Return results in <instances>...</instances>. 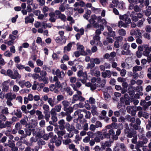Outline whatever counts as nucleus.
<instances>
[{"label": "nucleus", "mask_w": 151, "mask_h": 151, "mask_svg": "<svg viewBox=\"0 0 151 151\" xmlns=\"http://www.w3.org/2000/svg\"><path fill=\"white\" fill-rule=\"evenodd\" d=\"M88 84L89 85V86H90L91 89L92 90H95L97 87L96 83L94 84H92L91 83H89Z\"/></svg>", "instance_id": "nucleus-60"}, {"label": "nucleus", "mask_w": 151, "mask_h": 151, "mask_svg": "<svg viewBox=\"0 0 151 151\" xmlns=\"http://www.w3.org/2000/svg\"><path fill=\"white\" fill-rule=\"evenodd\" d=\"M62 104L63 106L64 110H66L67 107L69 106V102L67 100H63L62 102Z\"/></svg>", "instance_id": "nucleus-19"}, {"label": "nucleus", "mask_w": 151, "mask_h": 151, "mask_svg": "<svg viewBox=\"0 0 151 151\" xmlns=\"http://www.w3.org/2000/svg\"><path fill=\"white\" fill-rule=\"evenodd\" d=\"M25 134L24 135H22V138H25L27 136H30L31 134L32 129L28 128L25 130Z\"/></svg>", "instance_id": "nucleus-22"}, {"label": "nucleus", "mask_w": 151, "mask_h": 151, "mask_svg": "<svg viewBox=\"0 0 151 151\" xmlns=\"http://www.w3.org/2000/svg\"><path fill=\"white\" fill-rule=\"evenodd\" d=\"M130 45L127 43H125L123 45L122 48L123 50L121 51V53L123 55H128L130 53L129 50Z\"/></svg>", "instance_id": "nucleus-3"}, {"label": "nucleus", "mask_w": 151, "mask_h": 151, "mask_svg": "<svg viewBox=\"0 0 151 151\" xmlns=\"http://www.w3.org/2000/svg\"><path fill=\"white\" fill-rule=\"evenodd\" d=\"M57 12H55L56 17H58L57 18L60 19L63 22H65L67 19L66 16L64 14L60 13L59 11H57Z\"/></svg>", "instance_id": "nucleus-6"}, {"label": "nucleus", "mask_w": 151, "mask_h": 151, "mask_svg": "<svg viewBox=\"0 0 151 151\" xmlns=\"http://www.w3.org/2000/svg\"><path fill=\"white\" fill-rule=\"evenodd\" d=\"M134 10L136 12H140L142 9L140 8L138 6L136 5L134 6Z\"/></svg>", "instance_id": "nucleus-62"}, {"label": "nucleus", "mask_w": 151, "mask_h": 151, "mask_svg": "<svg viewBox=\"0 0 151 151\" xmlns=\"http://www.w3.org/2000/svg\"><path fill=\"white\" fill-rule=\"evenodd\" d=\"M136 42L138 44H141L143 42L142 40V37H136Z\"/></svg>", "instance_id": "nucleus-46"}, {"label": "nucleus", "mask_w": 151, "mask_h": 151, "mask_svg": "<svg viewBox=\"0 0 151 151\" xmlns=\"http://www.w3.org/2000/svg\"><path fill=\"white\" fill-rule=\"evenodd\" d=\"M74 127L73 125H70V124L68 122L66 123L65 124V128L68 132L73 131Z\"/></svg>", "instance_id": "nucleus-15"}, {"label": "nucleus", "mask_w": 151, "mask_h": 151, "mask_svg": "<svg viewBox=\"0 0 151 151\" xmlns=\"http://www.w3.org/2000/svg\"><path fill=\"white\" fill-rule=\"evenodd\" d=\"M72 46V44L71 43H68L67 45L65 46L64 48V52L67 51H69L71 50V47Z\"/></svg>", "instance_id": "nucleus-39"}, {"label": "nucleus", "mask_w": 151, "mask_h": 151, "mask_svg": "<svg viewBox=\"0 0 151 151\" xmlns=\"http://www.w3.org/2000/svg\"><path fill=\"white\" fill-rule=\"evenodd\" d=\"M143 36L145 38L147 39L150 40V35L147 32H145L144 33Z\"/></svg>", "instance_id": "nucleus-63"}, {"label": "nucleus", "mask_w": 151, "mask_h": 151, "mask_svg": "<svg viewBox=\"0 0 151 151\" xmlns=\"http://www.w3.org/2000/svg\"><path fill=\"white\" fill-rule=\"evenodd\" d=\"M91 13V10H87L85 13L83 15V17L86 19L88 20Z\"/></svg>", "instance_id": "nucleus-26"}, {"label": "nucleus", "mask_w": 151, "mask_h": 151, "mask_svg": "<svg viewBox=\"0 0 151 151\" xmlns=\"http://www.w3.org/2000/svg\"><path fill=\"white\" fill-rule=\"evenodd\" d=\"M134 90L137 92H139L142 90V87L141 86H138L136 87H134Z\"/></svg>", "instance_id": "nucleus-51"}, {"label": "nucleus", "mask_w": 151, "mask_h": 151, "mask_svg": "<svg viewBox=\"0 0 151 151\" xmlns=\"http://www.w3.org/2000/svg\"><path fill=\"white\" fill-rule=\"evenodd\" d=\"M58 124H59V127L61 130H63L65 128V121L63 119H62L58 122Z\"/></svg>", "instance_id": "nucleus-12"}, {"label": "nucleus", "mask_w": 151, "mask_h": 151, "mask_svg": "<svg viewBox=\"0 0 151 151\" xmlns=\"http://www.w3.org/2000/svg\"><path fill=\"white\" fill-rule=\"evenodd\" d=\"M91 62L93 61L94 64L97 65L99 64L101 62L100 59L97 58H91Z\"/></svg>", "instance_id": "nucleus-42"}, {"label": "nucleus", "mask_w": 151, "mask_h": 151, "mask_svg": "<svg viewBox=\"0 0 151 151\" xmlns=\"http://www.w3.org/2000/svg\"><path fill=\"white\" fill-rule=\"evenodd\" d=\"M49 16L50 17V18L49 19V20L51 22H55L56 19L55 17L56 15L55 12H51L49 14Z\"/></svg>", "instance_id": "nucleus-11"}, {"label": "nucleus", "mask_w": 151, "mask_h": 151, "mask_svg": "<svg viewBox=\"0 0 151 151\" xmlns=\"http://www.w3.org/2000/svg\"><path fill=\"white\" fill-rule=\"evenodd\" d=\"M34 78L35 79H38L40 81H42L45 84H46L48 83V79L45 76H33Z\"/></svg>", "instance_id": "nucleus-10"}, {"label": "nucleus", "mask_w": 151, "mask_h": 151, "mask_svg": "<svg viewBox=\"0 0 151 151\" xmlns=\"http://www.w3.org/2000/svg\"><path fill=\"white\" fill-rule=\"evenodd\" d=\"M27 3L28 6H32L33 9H36L37 8V4L34 3L33 0H27Z\"/></svg>", "instance_id": "nucleus-20"}, {"label": "nucleus", "mask_w": 151, "mask_h": 151, "mask_svg": "<svg viewBox=\"0 0 151 151\" xmlns=\"http://www.w3.org/2000/svg\"><path fill=\"white\" fill-rule=\"evenodd\" d=\"M65 130H61L58 131L57 132V134L59 137H61L65 134Z\"/></svg>", "instance_id": "nucleus-48"}, {"label": "nucleus", "mask_w": 151, "mask_h": 151, "mask_svg": "<svg viewBox=\"0 0 151 151\" xmlns=\"http://www.w3.org/2000/svg\"><path fill=\"white\" fill-rule=\"evenodd\" d=\"M78 100V95L77 94L74 95L73 96L71 103L73 104L75 103Z\"/></svg>", "instance_id": "nucleus-35"}, {"label": "nucleus", "mask_w": 151, "mask_h": 151, "mask_svg": "<svg viewBox=\"0 0 151 151\" xmlns=\"http://www.w3.org/2000/svg\"><path fill=\"white\" fill-rule=\"evenodd\" d=\"M77 50L80 52L81 55H87V53L84 51V48L82 45L77 44Z\"/></svg>", "instance_id": "nucleus-9"}, {"label": "nucleus", "mask_w": 151, "mask_h": 151, "mask_svg": "<svg viewBox=\"0 0 151 151\" xmlns=\"http://www.w3.org/2000/svg\"><path fill=\"white\" fill-rule=\"evenodd\" d=\"M91 81L92 83L96 82V84L97 87H104L106 83V81L105 80L101 81V78L98 76L93 77L91 78Z\"/></svg>", "instance_id": "nucleus-2"}, {"label": "nucleus", "mask_w": 151, "mask_h": 151, "mask_svg": "<svg viewBox=\"0 0 151 151\" xmlns=\"http://www.w3.org/2000/svg\"><path fill=\"white\" fill-rule=\"evenodd\" d=\"M36 114L38 116L37 119L38 120H41L44 118V116L42 114V112L41 111L37 110L36 111Z\"/></svg>", "instance_id": "nucleus-17"}, {"label": "nucleus", "mask_w": 151, "mask_h": 151, "mask_svg": "<svg viewBox=\"0 0 151 151\" xmlns=\"http://www.w3.org/2000/svg\"><path fill=\"white\" fill-rule=\"evenodd\" d=\"M101 20V16L97 17L95 15H92L91 16L89 22L90 24H93V27L97 28L99 27V20Z\"/></svg>", "instance_id": "nucleus-1"}, {"label": "nucleus", "mask_w": 151, "mask_h": 151, "mask_svg": "<svg viewBox=\"0 0 151 151\" xmlns=\"http://www.w3.org/2000/svg\"><path fill=\"white\" fill-rule=\"evenodd\" d=\"M42 109L43 110V113L49 112L50 107L47 104H44L42 106Z\"/></svg>", "instance_id": "nucleus-29"}, {"label": "nucleus", "mask_w": 151, "mask_h": 151, "mask_svg": "<svg viewBox=\"0 0 151 151\" xmlns=\"http://www.w3.org/2000/svg\"><path fill=\"white\" fill-rule=\"evenodd\" d=\"M140 105L142 106L144 110H146L149 106L151 105V101H149L147 102L144 100H141Z\"/></svg>", "instance_id": "nucleus-5"}, {"label": "nucleus", "mask_w": 151, "mask_h": 151, "mask_svg": "<svg viewBox=\"0 0 151 151\" xmlns=\"http://www.w3.org/2000/svg\"><path fill=\"white\" fill-rule=\"evenodd\" d=\"M52 73L53 75L56 76H62L64 75V73L63 71H60V70L57 69L55 71V70H52Z\"/></svg>", "instance_id": "nucleus-16"}, {"label": "nucleus", "mask_w": 151, "mask_h": 151, "mask_svg": "<svg viewBox=\"0 0 151 151\" xmlns=\"http://www.w3.org/2000/svg\"><path fill=\"white\" fill-rule=\"evenodd\" d=\"M144 50L143 51V54L145 56H147L151 52L150 47L147 45H143Z\"/></svg>", "instance_id": "nucleus-7"}, {"label": "nucleus", "mask_w": 151, "mask_h": 151, "mask_svg": "<svg viewBox=\"0 0 151 151\" xmlns=\"http://www.w3.org/2000/svg\"><path fill=\"white\" fill-rule=\"evenodd\" d=\"M142 69V67L140 66H136L133 68V71L134 73L137 71H140Z\"/></svg>", "instance_id": "nucleus-47"}, {"label": "nucleus", "mask_w": 151, "mask_h": 151, "mask_svg": "<svg viewBox=\"0 0 151 151\" xmlns=\"http://www.w3.org/2000/svg\"><path fill=\"white\" fill-rule=\"evenodd\" d=\"M100 29H96L95 32V34L96 35H99L101 33V31H103L104 28V26L101 24L99 25Z\"/></svg>", "instance_id": "nucleus-23"}, {"label": "nucleus", "mask_w": 151, "mask_h": 151, "mask_svg": "<svg viewBox=\"0 0 151 151\" xmlns=\"http://www.w3.org/2000/svg\"><path fill=\"white\" fill-rule=\"evenodd\" d=\"M117 26L119 28H121L122 27H123L124 28H127L128 27L125 23L124 22L122 21L121 20L119 21L118 23Z\"/></svg>", "instance_id": "nucleus-27"}, {"label": "nucleus", "mask_w": 151, "mask_h": 151, "mask_svg": "<svg viewBox=\"0 0 151 151\" xmlns=\"http://www.w3.org/2000/svg\"><path fill=\"white\" fill-rule=\"evenodd\" d=\"M55 99H52L51 98H49V99L47 100V102L50 106L53 107L56 104L55 103Z\"/></svg>", "instance_id": "nucleus-24"}, {"label": "nucleus", "mask_w": 151, "mask_h": 151, "mask_svg": "<svg viewBox=\"0 0 151 151\" xmlns=\"http://www.w3.org/2000/svg\"><path fill=\"white\" fill-rule=\"evenodd\" d=\"M7 83L6 82H4L3 84L2 90L4 91H6L9 88V86L6 84Z\"/></svg>", "instance_id": "nucleus-49"}, {"label": "nucleus", "mask_w": 151, "mask_h": 151, "mask_svg": "<svg viewBox=\"0 0 151 151\" xmlns=\"http://www.w3.org/2000/svg\"><path fill=\"white\" fill-rule=\"evenodd\" d=\"M83 129L85 131H88V124L87 123L85 122L84 123L83 126Z\"/></svg>", "instance_id": "nucleus-59"}, {"label": "nucleus", "mask_w": 151, "mask_h": 151, "mask_svg": "<svg viewBox=\"0 0 151 151\" xmlns=\"http://www.w3.org/2000/svg\"><path fill=\"white\" fill-rule=\"evenodd\" d=\"M15 128L17 129H21L22 128V126L19 122L17 123L15 125Z\"/></svg>", "instance_id": "nucleus-58"}, {"label": "nucleus", "mask_w": 151, "mask_h": 151, "mask_svg": "<svg viewBox=\"0 0 151 151\" xmlns=\"http://www.w3.org/2000/svg\"><path fill=\"white\" fill-rule=\"evenodd\" d=\"M85 5V3L83 1H80L79 2H76L73 4V6L75 7H78L79 6L81 7H83Z\"/></svg>", "instance_id": "nucleus-14"}, {"label": "nucleus", "mask_w": 151, "mask_h": 151, "mask_svg": "<svg viewBox=\"0 0 151 151\" xmlns=\"http://www.w3.org/2000/svg\"><path fill=\"white\" fill-rule=\"evenodd\" d=\"M71 142L72 140L69 138H68L67 139L63 140V144L65 145H69Z\"/></svg>", "instance_id": "nucleus-45"}, {"label": "nucleus", "mask_w": 151, "mask_h": 151, "mask_svg": "<svg viewBox=\"0 0 151 151\" xmlns=\"http://www.w3.org/2000/svg\"><path fill=\"white\" fill-rule=\"evenodd\" d=\"M33 14L32 13L29 14V15L27 16L25 18V22L26 24L29 23H32L34 21V19L33 17Z\"/></svg>", "instance_id": "nucleus-8"}, {"label": "nucleus", "mask_w": 151, "mask_h": 151, "mask_svg": "<svg viewBox=\"0 0 151 151\" xmlns=\"http://www.w3.org/2000/svg\"><path fill=\"white\" fill-rule=\"evenodd\" d=\"M127 134V136L129 138H132L133 137L134 135L136 134V133H135V132H134L133 131L129 132V133H128Z\"/></svg>", "instance_id": "nucleus-52"}, {"label": "nucleus", "mask_w": 151, "mask_h": 151, "mask_svg": "<svg viewBox=\"0 0 151 151\" xmlns=\"http://www.w3.org/2000/svg\"><path fill=\"white\" fill-rule=\"evenodd\" d=\"M137 135L136 134L135 135H134L133 136V138L131 140L132 143L134 144H136L137 142Z\"/></svg>", "instance_id": "nucleus-53"}, {"label": "nucleus", "mask_w": 151, "mask_h": 151, "mask_svg": "<svg viewBox=\"0 0 151 151\" xmlns=\"http://www.w3.org/2000/svg\"><path fill=\"white\" fill-rule=\"evenodd\" d=\"M96 128V127L95 125L92 124L90 125L89 127V130L92 131H94Z\"/></svg>", "instance_id": "nucleus-57"}, {"label": "nucleus", "mask_w": 151, "mask_h": 151, "mask_svg": "<svg viewBox=\"0 0 151 151\" xmlns=\"http://www.w3.org/2000/svg\"><path fill=\"white\" fill-rule=\"evenodd\" d=\"M112 74L113 76H116L117 73L115 72L112 73L110 70H106L104 73H102V76H111Z\"/></svg>", "instance_id": "nucleus-18"}, {"label": "nucleus", "mask_w": 151, "mask_h": 151, "mask_svg": "<svg viewBox=\"0 0 151 151\" xmlns=\"http://www.w3.org/2000/svg\"><path fill=\"white\" fill-rule=\"evenodd\" d=\"M21 109L23 112L26 114L28 113L29 112V111L27 110L26 106L25 105L22 106L21 107Z\"/></svg>", "instance_id": "nucleus-55"}, {"label": "nucleus", "mask_w": 151, "mask_h": 151, "mask_svg": "<svg viewBox=\"0 0 151 151\" xmlns=\"http://www.w3.org/2000/svg\"><path fill=\"white\" fill-rule=\"evenodd\" d=\"M124 133L125 134H127L130 131V129L127 124L125 123L124 126Z\"/></svg>", "instance_id": "nucleus-43"}, {"label": "nucleus", "mask_w": 151, "mask_h": 151, "mask_svg": "<svg viewBox=\"0 0 151 151\" xmlns=\"http://www.w3.org/2000/svg\"><path fill=\"white\" fill-rule=\"evenodd\" d=\"M94 134L96 136L101 138V139H104L102 132L100 131H96L95 133H94Z\"/></svg>", "instance_id": "nucleus-31"}, {"label": "nucleus", "mask_w": 151, "mask_h": 151, "mask_svg": "<svg viewBox=\"0 0 151 151\" xmlns=\"http://www.w3.org/2000/svg\"><path fill=\"white\" fill-rule=\"evenodd\" d=\"M44 118L47 122H48L50 117V115L49 112L44 113Z\"/></svg>", "instance_id": "nucleus-44"}, {"label": "nucleus", "mask_w": 151, "mask_h": 151, "mask_svg": "<svg viewBox=\"0 0 151 151\" xmlns=\"http://www.w3.org/2000/svg\"><path fill=\"white\" fill-rule=\"evenodd\" d=\"M90 63H88L87 64V69H92L93 67H94L95 66V64L93 62H91V59L90 61Z\"/></svg>", "instance_id": "nucleus-36"}, {"label": "nucleus", "mask_w": 151, "mask_h": 151, "mask_svg": "<svg viewBox=\"0 0 151 151\" xmlns=\"http://www.w3.org/2000/svg\"><path fill=\"white\" fill-rule=\"evenodd\" d=\"M118 33L119 35L122 36H124L126 34V31L124 29H119Z\"/></svg>", "instance_id": "nucleus-33"}, {"label": "nucleus", "mask_w": 151, "mask_h": 151, "mask_svg": "<svg viewBox=\"0 0 151 151\" xmlns=\"http://www.w3.org/2000/svg\"><path fill=\"white\" fill-rule=\"evenodd\" d=\"M66 40L65 39H63L62 38V37L60 38L58 37L55 39V41L56 42L62 44L63 43H65L66 42Z\"/></svg>", "instance_id": "nucleus-28"}, {"label": "nucleus", "mask_w": 151, "mask_h": 151, "mask_svg": "<svg viewBox=\"0 0 151 151\" xmlns=\"http://www.w3.org/2000/svg\"><path fill=\"white\" fill-rule=\"evenodd\" d=\"M63 4H61L60 6L59 7V10H56L55 11V12H57V11H59L60 13H61V12H63L65 11V7Z\"/></svg>", "instance_id": "nucleus-32"}, {"label": "nucleus", "mask_w": 151, "mask_h": 151, "mask_svg": "<svg viewBox=\"0 0 151 151\" xmlns=\"http://www.w3.org/2000/svg\"><path fill=\"white\" fill-rule=\"evenodd\" d=\"M63 59H61V62L62 63H64V60L68 61L69 60V57L66 55H64L63 56Z\"/></svg>", "instance_id": "nucleus-56"}, {"label": "nucleus", "mask_w": 151, "mask_h": 151, "mask_svg": "<svg viewBox=\"0 0 151 151\" xmlns=\"http://www.w3.org/2000/svg\"><path fill=\"white\" fill-rule=\"evenodd\" d=\"M145 21V19L144 18L142 19L141 20L138 21L137 23V26L139 27H140L143 26V23Z\"/></svg>", "instance_id": "nucleus-40"}, {"label": "nucleus", "mask_w": 151, "mask_h": 151, "mask_svg": "<svg viewBox=\"0 0 151 151\" xmlns=\"http://www.w3.org/2000/svg\"><path fill=\"white\" fill-rule=\"evenodd\" d=\"M95 125L96 128H101L102 127V124L99 121H97L96 122Z\"/></svg>", "instance_id": "nucleus-54"}, {"label": "nucleus", "mask_w": 151, "mask_h": 151, "mask_svg": "<svg viewBox=\"0 0 151 151\" xmlns=\"http://www.w3.org/2000/svg\"><path fill=\"white\" fill-rule=\"evenodd\" d=\"M66 112L67 114H70L73 111V109L71 106H69L67 108L66 110H64Z\"/></svg>", "instance_id": "nucleus-34"}, {"label": "nucleus", "mask_w": 151, "mask_h": 151, "mask_svg": "<svg viewBox=\"0 0 151 151\" xmlns=\"http://www.w3.org/2000/svg\"><path fill=\"white\" fill-rule=\"evenodd\" d=\"M120 19L125 22V23L128 26L129 24L131 23V20L129 16L127 14H124L120 17Z\"/></svg>", "instance_id": "nucleus-4"}, {"label": "nucleus", "mask_w": 151, "mask_h": 151, "mask_svg": "<svg viewBox=\"0 0 151 151\" xmlns=\"http://www.w3.org/2000/svg\"><path fill=\"white\" fill-rule=\"evenodd\" d=\"M94 134L92 131H89L87 132V135L90 138H93L94 137Z\"/></svg>", "instance_id": "nucleus-61"}, {"label": "nucleus", "mask_w": 151, "mask_h": 151, "mask_svg": "<svg viewBox=\"0 0 151 151\" xmlns=\"http://www.w3.org/2000/svg\"><path fill=\"white\" fill-rule=\"evenodd\" d=\"M1 112L2 114L7 115L9 114L8 109L7 107H4L1 109Z\"/></svg>", "instance_id": "nucleus-38"}, {"label": "nucleus", "mask_w": 151, "mask_h": 151, "mask_svg": "<svg viewBox=\"0 0 151 151\" xmlns=\"http://www.w3.org/2000/svg\"><path fill=\"white\" fill-rule=\"evenodd\" d=\"M88 102L91 104H94L95 103L96 101L94 98L91 97L89 98Z\"/></svg>", "instance_id": "nucleus-64"}, {"label": "nucleus", "mask_w": 151, "mask_h": 151, "mask_svg": "<svg viewBox=\"0 0 151 151\" xmlns=\"http://www.w3.org/2000/svg\"><path fill=\"white\" fill-rule=\"evenodd\" d=\"M22 112L19 109H17L16 112L14 113V115L19 118H20L22 117Z\"/></svg>", "instance_id": "nucleus-30"}, {"label": "nucleus", "mask_w": 151, "mask_h": 151, "mask_svg": "<svg viewBox=\"0 0 151 151\" xmlns=\"http://www.w3.org/2000/svg\"><path fill=\"white\" fill-rule=\"evenodd\" d=\"M91 72L92 75H94L95 76H100V72L99 70H95V69L91 70Z\"/></svg>", "instance_id": "nucleus-41"}, {"label": "nucleus", "mask_w": 151, "mask_h": 151, "mask_svg": "<svg viewBox=\"0 0 151 151\" xmlns=\"http://www.w3.org/2000/svg\"><path fill=\"white\" fill-rule=\"evenodd\" d=\"M114 42V40L110 37L106 38V40L103 42L104 45H106L109 43H112Z\"/></svg>", "instance_id": "nucleus-21"}, {"label": "nucleus", "mask_w": 151, "mask_h": 151, "mask_svg": "<svg viewBox=\"0 0 151 151\" xmlns=\"http://www.w3.org/2000/svg\"><path fill=\"white\" fill-rule=\"evenodd\" d=\"M54 108L57 112H59L61 111L62 105L60 104H57L55 106Z\"/></svg>", "instance_id": "nucleus-37"}, {"label": "nucleus", "mask_w": 151, "mask_h": 151, "mask_svg": "<svg viewBox=\"0 0 151 151\" xmlns=\"http://www.w3.org/2000/svg\"><path fill=\"white\" fill-rule=\"evenodd\" d=\"M58 78H59L60 79H61L63 78L61 76H54L53 78H52V77L50 78V82L52 83L54 82H57L58 80Z\"/></svg>", "instance_id": "nucleus-25"}, {"label": "nucleus", "mask_w": 151, "mask_h": 151, "mask_svg": "<svg viewBox=\"0 0 151 151\" xmlns=\"http://www.w3.org/2000/svg\"><path fill=\"white\" fill-rule=\"evenodd\" d=\"M64 99V96L62 95H59L57 97V100L58 102L63 100Z\"/></svg>", "instance_id": "nucleus-50"}, {"label": "nucleus", "mask_w": 151, "mask_h": 151, "mask_svg": "<svg viewBox=\"0 0 151 151\" xmlns=\"http://www.w3.org/2000/svg\"><path fill=\"white\" fill-rule=\"evenodd\" d=\"M5 97L6 99L12 100L16 98V95L14 94H12L11 93H9L6 95Z\"/></svg>", "instance_id": "nucleus-13"}]
</instances>
